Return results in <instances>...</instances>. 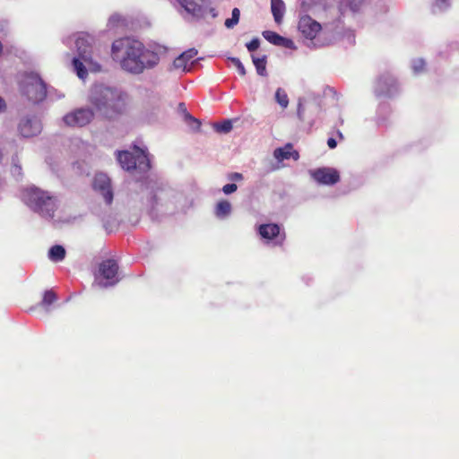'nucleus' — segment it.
I'll return each mask as SVG.
<instances>
[{
    "label": "nucleus",
    "mask_w": 459,
    "mask_h": 459,
    "mask_svg": "<svg viewBox=\"0 0 459 459\" xmlns=\"http://www.w3.org/2000/svg\"><path fill=\"white\" fill-rule=\"evenodd\" d=\"M112 56L125 71L134 74L153 68L160 62L156 52L146 49L142 42L130 38L115 40L112 44Z\"/></svg>",
    "instance_id": "f257e3e1"
},
{
    "label": "nucleus",
    "mask_w": 459,
    "mask_h": 459,
    "mask_svg": "<svg viewBox=\"0 0 459 459\" xmlns=\"http://www.w3.org/2000/svg\"><path fill=\"white\" fill-rule=\"evenodd\" d=\"M127 94L117 88L94 85L91 91V103L108 119L117 118L126 113Z\"/></svg>",
    "instance_id": "f03ea898"
},
{
    "label": "nucleus",
    "mask_w": 459,
    "mask_h": 459,
    "mask_svg": "<svg viewBox=\"0 0 459 459\" xmlns=\"http://www.w3.org/2000/svg\"><path fill=\"white\" fill-rule=\"evenodd\" d=\"M24 202L44 217L53 218L56 210L54 196L38 187H29L23 192Z\"/></svg>",
    "instance_id": "7ed1b4c3"
},
{
    "label": "nucleus",
    "mask_w": 459,
    "mask_h": 459,
    "mask_svg": "<svg viewBox=\"0 0 459 459\" xmlns=\"http://www.w3.org/2000/svg\"><path fill=\"white\" fill-rule=\"evenodd\" d=\"M117 160L121 167L127 171L139 170L145 173L151 169L148 154L138 147H135L134 152L118 151Z\"/></svg>",
    "instance_id": "20e7f679"
},
{
    "label": "nucleus",
    "mask_w": 459,
    "mask_h": 459,
    "mask_svg": "<svg viewBox=\"0 0 459 459\" xmlns=\"http://www.w3.org/2000/svg\"><path fill=\"white\" fill-rule=\"evenodd\" d=\"M21 88L22 94L33 103H39L47 97L46 84L38 74H26Z\"/></svg>",
    "instance_id": "39448f33"
},
{
    "label": "nucleus",
    "mask_w": 459,
    "mask_h": 459,
    "mask_svg": "<svg viewBox=\"0 0 459 459\" xmlns=\"http://www.w3.org/2000/svg\"><path fill=\"white\" fill-rule=\"evenodd\" d=\"M92 43L93 38L89 34H82L75 40L79 57L92 70L97 72L100 70V65L92 61Z\"/></svg>",
    "instance_id": "423d86ee"
},
{
    "label": "nucleus",
    "mask_w": 459,
    "mask_h": 459,
    "mask_svg": "<svg viewBox=\"0 0 459 459\" xmlns=\"http://www.w3.org/2000/svg\"><path fill=\"white\" fill-rule=\"evenodd\" d=\"M308 174L318 185L333 186L341 179L339 171L330 167L310 169Z\"/></svg>",
    "instance_id": "0eeeda50"
},
{
    "label": "nucleus",
    "mask_w": 459,
    "mask_h": 459,
    "mask_svg": "<svg viewBox=\"0 0 459 459\" xmlns=\"http://www.w3.org/2000/svg\"><path fill=\"white\" fill-rule=\"evenodd\" d=\"M94 117V113L90 108H78L73 112L66 114L63 120L68 126L82 127L88 125Z\"/></svg>",
    "instance_id": "6e6552de"
},
{
    "label": "nucleus",
    "mask_w": 459,
    "mask_h": 459,
    "mask_svg": "<svg viewBox=\"0 0 459 459\" xmlns=\"http://www.w3.org/2000/svg\"><path fill=\"white\" fill-rule=\"evenodd\" d=\"M100 275L107 281L103 284L104 287L113 286L119 281L118 279V264L114 259L104 260L99 265Z\"/></svg>",
    "instance_id": "1a4fd4ad"
},
{
    "label": "nucleus",
    "mask_w": 459,
    "mask_h": 459,
    "mask_svg": "<svg viewBox=\"0 0 459 459\" xmlns=\"http://www.w3.org/2000/svg\"><path fill=\"white\" fill-rule=\"evenodd\" d=\"M258 233L262 238L267 241L275 240V243L281 246L286 238L284 230L276 223L261 224L258 227Z\"/></svg>",
    "instance_id": "9d476101"
},
{
    "label": "nucleus",
    "mask_w": 459,
    "mask_h": 459,
    "mask_svg": "<svg viewBox=\"0 0 459 459\" xmlns=\"http://www.w3.org/2000/svg\"><path fill=\"white\" fill-rule=\"evenodd\" d=\"M298 29L306 39H314L321 31L322 26L311 16L305 14L299 18Z\"/></svg>",
    "instance_id": "9b49d317"
},
{
    "label": "nucleus",
    "mask_w": 459,
    "mask_h": 459,
    "mask_svg": "<svg viewBox=\"0 0 459 459\" xmlns=\"http://www.w3.org/2000/svg\"><path fill=\"white\" fill-rule=\"evenodd\" d=\"M93 187L103 196L105 202L110 204L113 201V192L109 178L105 174H97L93 180Z\"/></svg>",
    "instance_id": "f8f14e48"
},
{
    "label": "nucleus",
    "mask_w": 459,
    "mask_h": 459,
    "mask_svg": "<svg viewBox=\"0 0 459 459\" xmlns=\"http://www.w3.org/2000/svg\"><path fill=\"white\" fill-rule=\"evenodd\" d=\"M18 129L23 137H32L40 132V125L38 121L26 117L21 120Z\"/></svg>",
    "instance_id": "ddd939ff"
},
{
    "label": "nucleus",
    "mask_w": 459,
    "mask_h": 459,
    "mask_svg": "<svg viewBox=\"0 0 459 459\" xmlns=\"http://www.w3.org/2000/svg\"><path fill=\"white\" fill-rule=\"evenodd\" d=\"M197 55V50L195 48H189L186 51L183 52L179 55L173 62V65L176 69H181L186 71L188 65H192L193 62L191 60L195 57Z\"/></svg>",
    "instance_id": "4468645a"
},
{
    "label": "nucleus",
    "mask_w": 459,
    "mask_h": 459,
    "mask_svg": "<svg viewBox=\"0 0 459 459\" xmlns=\"http://www.w3.org/2000/svg\"><path fill=\"white\" fill-rule=\"evenodd\" d=\"M273 156L276 160L281 161L292 158L294 160L299 159V153L293 149L291 143H286L283 147L276 148L273 152Z\"/></svg>",
    "instance_id": "2eb2a0df"
},
{
    "label": "nucleus",
    "mask_w": 459,
    "mask_h": 459,
    "mask_svg": "<svg viewBox=\"0 0 459 459\" xmlns=\"http://www.w3.org/2000/svg\"><path fill=\"white\" fill-rule=\"evenodd\" d=\"M262 35L267 41L275 46H283L290 48L293 44V42L290 39H286L272 30H264L263 31Z\"/></svg>",
    "instance_id": "dca6fc26"
},
{
    "label": "nucleus",
    "mask_w": 459,
    "mask_h": 459,
    "mask_svg": "<svg viewBox=\"0 0 459 459\" xmlns=\"http://www.w3.org/2000/svg\"><path fill=\"white\" fill-rule=\"evenodd\" d=\"M271 10L275 22L277 24H281L285 12V4L283 1L271 0Z\"/></svg>",
    "instance_id": "f3484780"
},
{
    "label": "nucleus",
    "mask_w": 459,
    "mask_h": 459,
    "mask_svg": "<svg viewBox=\"0 0 459 459\" xmlns=\"http://www.w3.org/2000/svg\"><path fill=\"white\" fill-rule=\"evenodd\" d=\"M184 9L193 16L199 17L202 15V6L193 0H177Z\"/></svg>",
    "instance_id": "a211bd4d"
},
{
    "label": "nucleus",
    "mask_w": 459,
    "mask_h": 459,
    "mask_svg": "<svg viewBox=\"0 0 459 459\" xmlns=\"http://www.w3.org/2000/svg\"><path fill=\"white\" fill-rule=\"evenodd\" d=\"M167 197H169V194L166 192V190L163 187H157L149 200L151 209L152 211L157 210L160 205L159 201Z\"/></svg>",
    "instance_id": "6ab92c4d"
},
{
    "label": "nucleus",
    "mask_w": 459,
    "mask_h": 459,
    "mask_svg": "<svg viewBox=\"0 0 459 459\" xmlns=\"http://www.w3.org/2000/svg\"><path fill=\"white\" fill-rule=\"evenodd\" d=\"M65 249L60 245H55L48 251V258L53 262H60L65 257Z\"/></svg>",
    "instance_id": "aec40b11"
},
{
    "label": "nucleus",
    "mask_w": 459,
    "mask_h": 459,
    "mask_svg": "<svg viewBox=\"0 0 459 459\" xmlns=\"http://www.w3.org/2000/svg\"><path fill=\"white\" fill-rule=\"evenodd\" d=\"M231 212V204L227 200L220 201L215 207V214L219 218L228 216Z\"/></svg>",
    "instance_id": "412c9836"
},
{
    "label": "nucleus",
    "mask_w": 459,
    "mask_h": 459,
    "mask_svg": "<svg viewBox=\"0 0 459 459\" xmlns=\"http://www.w3.org/2000/svg\"><path fill=\"white\" fill-rule=\"evenodd\" d=\"M363 0H342L340 4V10L343 13L346 9L352 12H358L362 4Z\"/></svg>",
    "instance_id": "4be33fe9"
},
{
    "label": "nucleus",
    "mask_w": 459,
    "mask_h": 459,
    "mask_svg": "<svg viewBox=\"0 0 459 459\" xmlns=\"http://www.w3.org/2000/svg\"><path fill=\"white\" fill-rule=\"evenodd\" d=\"M252 60L254 65L255 66L256 72L261 76L267 75L266 72V56H263L262 57H255L252 56Z\"/></svg>",
    "instance_id": "5701e85b"
},
{
    "label": "nucleus",
    "mask_w": 459,
    "mask_h": 459,
    "mask_svg": "<svg viewBox=\"0 0 459 459\" xmlns=\"http://www.w3.org/2000/svg\"><path fill=\"white\" fill-rule=\"evenodd\" d=\"M73 65L78 77L84 79L87 76L88 72L83 65V61L80 57H74L73 60Z\"/></svg>",
    "instance_id": "b1692460"
},
{
    "label": "nucleus",
    "mask_w": 459,
    "mask_h": 459,
    "mask_svg": "<svg viewBox=\"0 0 459 459\" xmlns=\"http://www.w3.org/2000/svg\"><path fill=\"white\" fill-rule=\"evenodd\" d=\"M275 100L277 103L282 108H286L289 105V97L286 91L281 89L278 88L275 92Z\"/></svg>",
    "instance_id": "393cba45"
},
{
    "label": "nucleus",
    "mask_w": 459,
    "mask_h": 459,
    "mask_svg": "<svg viewBox=\"0 0 459 459\" xmlns=\"http://www.w3.org/2000/svg\"><path fill=\"white\" fill-rule=\"evenodd\" d=\"M57 299L56 294L52 290H46L42 301L40 303L43 307H48Z\"/></svg>",
    "instance_id": "a878e982"
},
{
    "label": "nucleus",
    "mask_w": 459,
    "mask_h": 459,
    "mask_svg": "<svg viewBox=\"0 0 459 459\" xmlns=\"http://www.w3.org/2000/svg\"><path fill=\"white\" fill-rule=\"evenodd\" d=\"M213 127L218 133L227 134L232 129V123L230 120H224L221 123H216L213 125Z\"/></svg>",
    "instance_id": "bb28decb"
},
{
    "label": "nucleus",
    "mask_w": 459,
    "mask_h": 459,
    "mask_svg": "<svg viewBox=\"0 0 459 459\" xmlns=\"http://www.w3.org/2000/svg\"><path fill=\"white\" fill-rule=\"evenodd\" d=\"M240 12L238 8H234L232 10L231 18L227 19L225 21V26L229 29L233 28L235 25L238 24L239 21Z\"/></svg>",
    "instance_id": "cd10ccee"
},
{
    "label": "nucleus",
    "mask_w": 459,
    "mask_h": 459,
    "mask_svg": "<svg viewBox=\"0 0 459 459\" xmlns=\"http://www.w3.org/2000/svg\"><path fill=\"white\" fill-rule=\"evenodd\" d=\"M229 59L232 63V65L237 68L238 74L241 76L246 75V69L241 61L238 57H230Z\"/></svg>",
    "instance_id": "c85d7f7f"
},
{
    "label": "nucleus",
    "mask_w": 459,
    "mask_h": 459,
    "mask_svg": "<svg viewBox=\"0 0 459 459\" xmlns=\"http://www.w3.org/2000/svg\"><path fill=\"white\" fill-rule=\"evenodd\" d=\"M260 46V41L257 38L253 39L251 41L247 43L246 47L248 49V51L253 52L256 50Z\"/></svg>",
    "instance_id": "c756f323"
},
{
    "label": "nucleus",
    "mask_w": 459,
    "mask_h": 459,
    "mask_svg": "<svg viewBox=\"0 0 459 459\" xmlns=\"http://www.w3.org/2000/svg\"><path fill=\"white\" fill-rule=\"evenodd\" d=\"M238 186L236 184H227L222 187V191L226 195H230L234 193L237 190Z\"/></svg>",
    "instance_id": "7c9ffc66"
},
{
    "label": "nucleus",
    "mask_w": 459,
    "mask_h": 459,
    "mask_svg": "<svg viewBox=\"0 0 459 459\" xmlns=\"http://www.w3.org/2000/svg\"><path fill=\"white\" fill-rule=\"evenodd\" d=\"M186 119H188V120H190V121H192L193 123H195V126H196V128H197V129H199V128H200V126H201V122H200V120H199V119H197V118L194 117H193V116H191L189 113H186Z\"/></svg>",
    "instance_id": "2f4dec72"
},
{
    "label": "nucleus",
    "mask_w": 459,
    "mask_h": 459,
    "mask_svg": "<svg viewBox=\"0 0 459 459\" xmlns=\"http://www.w3.org/2000/svg\"><path fill=\"white\" fill-rule=\"evenodd\" d=\"M327 145H328V147H329L330 149H334V148L336 147V145H337V142H336V140H335V139H333V138H329V139L327 140Z\"/></svg>",
    "instance_id": "473e14b6"
},
{
    "label": "nucleus",
    "mask_w": 459,
    "mask_h": 459,
    "mask_svg": "<svg viewBox=\"0 0 459 459\" xmlns=\"http://www.w3.org/2000/svg\"><path fill=\"white\" fill-rule=\"evenodd\" d=\"M303 111H304V108H303V107H302V104H301V103H299L297 112H298V116H299V117L300 119H302V114H303Z\"/></svg>",
    "instance_id": "72a5a7b5"
},
{
    "label": "nucleus",
    "mask_w": 459,
    "mask_h": 459,
    "mask_svg": "<svg viewBox=\"0 0 459 459\" xmlns=\"http://www.w3.org/2000/svg\"><path fill=\"white\" fill-rule=\"evenodd\" d=\"M6 108L5 101L3 98L0 97V112L4 111Z\"/></svg>",
    "instance_id": "f704fd0d"
},
{
    "label": "nucleus",
    "mask_w": 459,
    "mask_h": 459,
    "mask_svg": "<svg viewBox=\"0 0 459 459\" xmlns=\"http://www.w3.org/2000/svg\"><path fill=\"white\" fill-rule=\"evenodd\" d=\"M232 178L233 179H237V180H240V179H242V175L239 174V173H235V174H233Z\"/></svg>",
    "instance_id": "c9c22d12"
},
{
    "label": "nucleus",
    "mask_w": 459,
    "mask_h": 459,
    "mask_svg": "<svg viewBox=\"0 0 459 459\" xmlns=\"http://www.w3.org/2000/svg\"><path fill=\"white\" fill-rule=\"evenodd\" d=\"M179 107H180V108H184V109H186V108H185V104H184V103H180V104H179Z\"/></svg>",
    "instance_id": "e433bc0d"
},
{
    "label": "nucleus",
    "mask_w": 459,
    "mask_h": 459,
    "mask_svg": "<svg viewBox=\"0 0 459 459\" xmlns=\"http://www.w3.org/2000/svg\"><path fill=\"white\" fill-rule=\"evenodd\" d=\"M338 134H339L340 138H343L342 134L340 131L338 132Z\"/></svg>",
    "instance_id": "4c0bfd02"
}]
</instances>
